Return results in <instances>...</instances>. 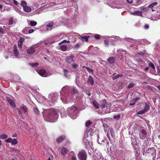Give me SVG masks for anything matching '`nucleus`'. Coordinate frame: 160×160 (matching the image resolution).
Instances as JSON below:
<instances>
[{
	"label": "nucleus",
	"mask_w": 160,
	"mask_h": 160,
	"mask_svg": "<svg viewBox=\"0 0 160 160\" xmlns=\"http://www.w3.org/2000/svg\"><path fill=\"white\" fill-rule=\"evenodd\" d=\"M49 98L52 102H54L56 100L57 97V96L54 94H50L49 95Z\"/></svg>",
	"instance_id": "nucleus-19"
},
{
	"label": "nucleus",
	"mask_w": 160,
	"mask_h": 160,
	"mask_svg": "<svg viewBox=\"0 0 160 160\" xmlns=\"http://www.w3.org/2000/svg\"><path fill=\"white\" fill-rule=\"evenodd\" d=\"M0 138L2 139H6L8 138V135L6 134H2L1 135Z\"/></svg>",
	"instance_id": "nucleus-44"
},
{
	"label": "nucleus",
	"mask_w": 160,
	"mask_h": 160,
	"mask_svg": "<svg viewBox=\"0 0 160 160\" xmlns=\"http://www.w3.org/2000/svg\"><path fill=\"white\" fill-rule=\"evenodd\" d=\"M150 108V106L149 105H148V104L146 103L145 104V107L143 109L144 111L146 112L148 111Z\"/></svg>",
	"instance_id": "nucleus-33"
},
{
	"label": "nucleus",
	"mask_w": 160,
	"mask_h": 160,
	"mask_svg": "<svg viewBox=\"0 0 160 160\" xmlns=\"http://www.w3.org/2000/svg\"><path fill=\"white\" fill-rule=\"evenodd\" d=\"M149 66L152 69H154L155 68L154 64L152 62H150L149 63Z\"/></svg>",
	"instance_id": "nucleus-45"
},
{
	"label": "nucleus",
	"mask_w": 160,
	"mask_h": 160,
	"mask_svg": "<svg viewBox=\"0 0 160 160\" xmlns=\"http://www.w3.org/2000/svg\"><path fill=\"white\" fill-rule=\"evenodd\" d=\"M88 135V133L85 134L83 139V142L86 146H87L89 145Z\"/></svg>",
	"instance_id": "nucleus-14"
},
{
	"label": "nucleus",
	"mask_w": 160,
	"mask_h": 160,
	"mask_svg": "<svg viewBox=\"0 0 160 160\" xmlns=\"http://www.w3.org/2000/svg\"><path fill=\"white\" fill-rule=\"evenodd\" d=\"M123 75L122 74H116V73H114L112 76V78L113 79H115L116 78L122 77Z\"/></svg>",
	"instance_id": "nucleus-26"
},
{
	"label": "nucleus",
	"mask_w": 160,
	"mask_h": 160,
	"mask_svg": "<svg viewBox=\"0 0 160 160\" xmlns=\"http://www.w3.org/2000/svg\"><path fill=\"white\" fill-rule=\"evenodd\" d=\"M120 118V116L119 115H115L113 116V118L115 119H118Z\"/></svg>",
	"instance_id": "nucleus-56"
},
{
	"label": "nucleus",
	"mask_w": 160,
	"mask_h": 160,
	"mask_svg": "<svg viewBox=\"0 0 160 160\" xmlns=\"http://www.w3.org/2000/svg\"><path fill=\"white\" fill-rule=\"evenodd\" d=\"M142 12L140 11L136 10L133 12H131V14L134 16H139L142 17Z\"/></svg>",
	"instance_id": "nucleus-18"
},
{
	"label": "nucleus",
	"mask_w": 160,
	"mask_h": 160,
	"mask_svg": "<svg viewBox=\"0 0 160 160\" xmlns=\"http://www.w3.org/2000/svg\"><path fill=\"white\" fill-rule=\"evenodd\" d=\"M68 21L67 20H65V21H62L61 22V24H62V25H63V24H65V25H68Z\"/></svg>",
	"instance_id": "nucleus-53"
},
{
	"label": "nucleus",
	"mask_w": 160,
	"mask_h": 160,
	"mask_svg": "<svg viewBox=\"0 0 160 160\" xmlns=\"http://www.w3.org/2000/svg\"><path fill=\"white\" fill-rule=\"evenodd\" d=\"M142 42V44H149L150 43V42L146 39L143 40Z\"/></svg>",
	"instance_id": "nucleus-38"
},
{
	"label": "nucleus",
	"mask_w": 160,
	"mask_h": 160,
	"mask_svg": "<svg viewBox=\"0 0 160 160\" xmlns=\"http://www.w3.org/2000/svg\"><path fill=\"white\" fill-rule=\"evenodd\" d=\"M33 110L34 112L36 113V114H39V111L37 107H34L33 108Z\"/></svg>",
	"instance_id": "nucleus-41"
},
{
	"label": "nucleus",
	"mask_w": 160,
	"mask_h": 160,
	"mask_svg": "<svg viewBox=\"0 0 160 160\" xmlns=\"http://www.w3.org/2000/svg\"><path fill=\"white\" fill-rule=\"evenodd\" d=\"M22 43L18 42V45L19 48H22Z\"/></svg>",
	"instance_id": "nucleus-59"
},
{
	"label": "nucleus",
	"mask_w": 160,
	"mask_h": 160,
	"mask_svg": "<svg viewBox=\"0 0 160 160\" xmlns=\"http://www.w3.org/2000/svg\"><path fill=\"white\" fill-rule=\"evenodd\" d=\"M131 144L134 149L135 148V147L137 145L138 143L135 137H131Z\"/></svg>",
	"instance_id": "nucleus-17"
},
{
	"label": "nucleus",
	"mask_w": 160,
	"mask_h": 160,
	"mask_svg": "<svg viewBox=\"0 0 160 160\" xmlns=\"http://www.w3.org/2000/svg\"><path fill=\"white\" fill-rule=\"evenodd\" d=\"M65 138V137L64 136H62L58 137L56 139L57 143H60L62 142Z\"/></svg>",
	"instance_id": "nucleus-21"
},
{
	"label": "nucleus",
	"mask_w": 160,
	"mask_h": 160,
	"mask_svg": "<svg viewBox=\"0 0 160 160\" xmlns=\"http://www.w3.org/2000/svg\"><path fill=\"white\" fill-rule=\"evenodd\" d=\"M6 100L7 101H8V102H9L11 100H12V99H10L9 98V97H7L6 98Z\"/></svg>",
	"instance_id": "nucleus-64"
},
{
	"label": "nucleus",
	"mask_w": 160,
	"mask_h": 160,
	"mask_svg": "<svg viewBox=\"0 0 160 160\" xmlns=\"http://www.w3.org/2000/svg\"><path fill=\"white\" fill-rule=\"evenodd\" d=\"M24 38H20L18 42L22 43V42L24 41Z\"/></svg>",
	"instance_id": "nucleus-58"
},
{
	"label": "nucleus",
	"mask_w": 160,
	"mask_h": 160,
	"mask_svg": "<svg viewBox=\"0 0 160 160\" xmlns=\"http://www.w3.org/2000/svg\"><path fill=\"white\" fill-rule=\"evenodd\" d=\"M12 141V139L11 138H9L5 140V141L7 142H11Z\"/></svg>",
	"instance_id": "nucleus-51"
},
{
	"label": "nucleus",
	"mask_w": 160,
	"mask_h": 160,
	"mask_svg": "<svg viewBox=\"0 0 160 160\" xmlns=\"http://www.w3.org/2000/svg\"><path fill=\"white\" fill-rule=\"evenodd\" d=\"M147 152L151 153L152 155L155 157L156 156V150L154 148H148L147 150Z\"/></svg>",
	"instance_id": "nucleus-13"
},
{
	"label": "nucleus",
	"mask_w": 160,
	"mask_h": 160,
	"mask_svg": "<svg viewBox=\"0 0 160 160\" xmlns=\"http://www.w3.org/2000/svg\"><path fill=\"white\" fill-rule=\"evenodd\" d=\"M35 51V48L32 47H31L27 50V53L28 54H31L34 53Z\"/></svg>",
	"instance_id": "nucleus-22"
},
{
	"label": "nucleus",
	"mask_w": 160,
	"mask_h": 160,
	"mask_svg": "<svg viewBox=\"0 0 160 160\" xmlns=\"http://www.w3.org/2000/svg\"><path fill=\"white\" fill-rule=\"evenodd\" d=\"M125 39L127 41L130 42H134V40L132 38H125Z\"/></svg>",
	"instance_id": "nucleus-37"
},
{
	"label": "nucleus",
	"mask_w": 160,
	"mask_h": 160,
	"mask_svg": "<svg viewBox=\"0 0 160 160\" xmlns=\"http://www.w3.org/2000/svg\"><path fill=\"white\" fill-rule=\"evenodd\" d=\"M24 11L26 12H29L32 11V8L31 7L28 6H26L23 8Z\"/></svg>",
	"instance_id": "nucleus-27"
},
{
	"label": "nucleus",
	"mask_w": 160,
	"mask_h": 160,
	"mask_svg": "<svg viewBox=\"0 0 160 160\" xmlns=\"http://www.w3.org/2000/svg\"><path fill=\"white\" fill-rule=\"evenodd\" d=\"M59 50L65 52L69 50H68L67 46L65 45H61L60 46Z\"/></svg>",
	"instance_id": "nucleus-23"
},
{
	"label": "nucleus",
	"mask_w": 160,
	"mask_h": 160,
	"mask_svg": "<svg viewBox=\"0 0 160 160\" xmlns=\"http://www.w3.org/2000/svg\"><path fill=\"white\" fill-rule=\"evenodd\" d=\"M137 4L138 5H140L142 3V0H136Z\"/></svg>",
	"instance_id": "nucleus-54"
},
{
	"label": "nucleus",
	"mask_w": 160,
	"mask_h": 160,
	"mask_svg": "<svg viewBox=\"0 0 160 160\" xmlns=\"http://www.w3.org/2000/svg\"><path fill=\"white\" fill-rule=\"evenodd\" d=\"M37 101L40 103H44V104L47 106L51 105L49 102H48L45 97L43 96H40L39 98H38Z\"/></svg>",
	"instance_id": "nucleus-8"
},
{
	"label": "nucleus",
	"mask_w": 160,
	"mask_h": 160,
	"mask_svg": "<svg viewBox=\"0 0 160 160\" xmlns=\"http://www.w3.org/2000/svg\"><path fill=\"white\" fill-rule=\"evenodd\" d=\"M70 154L72 157L71 160H77V158L76 157L75 154L74 152L71 151L70 152Z\"/></svg>",
	"instance_id": "nucleus-28"
},
{
	"label": "nucleus",
	"mask_w": 160,
	"mask_h": 160,
	"mask_svg": "<svg viewBox=\"0 0 160 160\" xmlns=\"http://www.w3.org/2000/svg\"><path fill=\"white\" fill-rule=\"evenodd\" d=\"M61 99L64 103H67L71 99L77 96L78 91L74 86H65L60 92Z\"/></svg>",
	"instance_id": "nucleus-1"
},
{
	"label": "nucleus",
	"mask_w": 160,
	"mask_h": 160,
	"mask_svg": "<svg viewBox=\"0 0 160 160\" xmlns=\"http://www.w3.org/2000/svg\"><path fill=\"white\" fill-rule=\"evenodd\" d=\"M37 24V22L31 20L30 21L29 25L32 27L35 26Z\"/></svg>",
	"instance_id": "nucleus-32"
},
{
	"label": "nucleus",
	"mask_w": 160,
	"mask_h": 160,
	"mask_svg": "<svg viewBox=\"0 0 160 160\" xmlns=\"http://www.w3.org/2000/svg\"><path fill=\"white\" fill-rule=\"evenodd\" d=\"M157 4H158V3L157 2H154L152 3L151 4L149 5L148 6V7L149 8H152L154 6L157 5Z\"/></svg>",
	"instance_id": "nucleus-36"
},
{
	"label": "nucleus",
	"mask_w": 160,
	"mask_h": 160,
	"mask_svg": "<svg viewBox=\"0 0 160 160\" xmlns=\"http://www.w3.org/2000/svg\"><path fill=\"white\" fill-rule=\"evenodd\" d=\"M92 104L96 108L98 109L99 108V104L95 100L93 101L92 102Z\"/></svg>",
	"instance_id": "nucleus-31"
},
{
	"label": "nucleus",
	"mask_w": 160,
	"mask_h": 160,
	"mask_svg": "<svg viewBox=\"0 0 160 160\" xmlns=\"http://www.w3.org/2000/svg\"><path fill=\"white\" fill-rule=\"evenodd\" d=\"M53 26V22H47L45 24V27L48 30H51V28Z\"/></svg>",
	"instance_id": "nucleus-15"
},
{
	"label": "nucleus",
	"mask_w": 160,
	"mask_h": 160,
	"mask_svg": "<svg viewBox=\"0 0 160 160\" xmlns=\"http://www.w3.org/2000/svg\"><path fill=\"white\" fill-rule=\"evenodd\" d=\"M145 112H146L143 109V110H141V111H138L137 112V114H142L144 113Z\"/></svg>",
	"instance_id": "nucleus-49"
},
{
	"label": "nucleus",
	"mask_w": 160,
	"mask_h": 160,
	"mask_svg": "<svg viewBox=\"0 0 160 160\" xmlns=\"http://www.w3.org/2000/svg\"><path fill=\"white\" fill-rule=\"evenodd\" d=\"M55 1L54 2L53 0H51L49 2H48L47 4L45 5V4L46 3V2L41 3L42 1H37L35 3L34 5L32 7V11H36L38 10V9L44 7L45 6H46V7L47 8L50 6H52L55 4H61L63 3L61 0H55Z\"/></svg>",
	"instance_id": "nucleus-3"
},
{
	"label": "nucleus",
	"mask_w": 160,
	"mask_h": 160,
	"mask_svg": "<svg viewBox=\"0 0 160 160\" xmlns=\"http://www.w3.org/2000/svg\"><path fill=\"white\" fill-rule=\"evenodd\" d=\"M34 31V30L33 29H31L30 30H29L28 32L29 33H32V32H33Z\"/></svg>",
	"instance_id": "nucleus-62"
},
{
	"label": "nucleus",
	"mask_w": 160,
	"mask_h": 160,
	"mask_svg": "<svg viewBox=\"0 0 160 160\" xmlns=\"http://www.w3.org/2000/svg\"><path fill=\"white\" fill-rule=\"evenodd\" d=\"M21 5L22 7L23 8L27 6V3L26 1H22L21 2Z\"/></svg>",
	"instance_id": "nucleus-35"
},
{
	"label": "nucleus",
	"mask_w": 160,
	"mask_h": 160,
	"mask_svg": "<svg viewBox=\"0 0 160 160\" xmlns=\"http://www.w3.org/2000/svg\"><path fill=\"white\" fill-rule=\"evenodd\" d=\"M13 54L14 56L17 58H20L23 57L22 54L19 53L18 51L17 47L16 45L13 46Z\"/></svg>",
	"instance_id": "nucleus-7"
},
{
	"label": "nucleus",
	"mask_w": 160,
	"mask_h": 160,
	"mask_svg": "<svg viewBox=\"0 0 160 160\" xmlns=\"http://www.w3.org/2000/svg\"><path fill=\"white\" fill-rule=\"evenodd\" d=\"M78 157L81 160H86L87 156L85 151L82 150L79 152Z\"/></svg>",
	"instance_id": "nucleus-9"
},
{
	"label": "nucleus",
	"mask_w": 160,
	"mask_h": 160,
	"mask_svg": "<svg viewBox=\"0 0 160 160\" xmlns=\"http://www.w3.org/2000/svg\"><path fill=\"white\" fill-rule=\"evenodd\" d=\"M108 61L111 64H112L115 61V59L112 57L109 58L108 59Z\"/></svg>",
	"instance_id": "nucleus-29"
},
{
	"label": "nucleus",
	"mask_w": 160,
	"mask_h": 160,
	"mask_svg": "<svg viewBox=\"0 0 160 160\" xmlns=\"http://www.w3.org/2000/svg\"><path fill=\"white\" fill-rule=\"evenodd\" d=\"M97 136H98V137H97L98 138V143L101 144H102V142H105V141H106V142L105 143L107 145H108L109 143V141L108 140H107L106 139H103L101 141V140H99V138L98 136V135Z\"/></svg>",
	"instance_id": "nucleus-20"
},
{
	"label": "nucleus",
	"mask_w": 160,
	"mask_h": 160,
	"mask_svg": "<svg viewBox=\"0 0 160 160\" xmlns=\"http://www.w3.org/2000/svg\"><path fill=\"white\" fill-rule=\"evenodd\" d=\"M104 42L106 46H108V42L107 40H105Z\"/></svg>",
	"instance_id": "nucleus-61"
},
{
	"label": "nucleus",
	"mask_w": 160,
	"mask_h": 160,
	"mask_svg": "<svg viewBox=\"0 0 160 160\" xmlns=\"http://www.w3.org/2000/svg\"><path fill=\"white\" fill-rule=\"evenodd\" d=\"M70 42V41L69 40H64L63 41H62V42H60V43H59L58 45H60L62 43H63L65 42H67V43H69Z\"/></svg>",
	"instance_id": "nucleus-50"
},
{
	"label": "nucleus",
	"mask_w": 160,
	"mask_h": 160,
	"mask_svg": "<svg viewBox=\"0 0 160 160\" xmlns=\"http://www.w3.org/2000/svg\"><path fill=\"white\" fill-rule=\"evenodd\" d=\"M94 37L96 39H98L100 38V36L99 34H96L94 36Z\"/></svg>",
	"instance_id": "nucleus-60"
},
{
	"label": "nucleus",
	"mask_w": 160,
	"mask_h": 160,
	"mask_svg": "<svg viewBox=\"0 0 160 160\" xmlns=\"http://www.w3.org/2000/svg\"><path fill=\"white\" fill-rule=\"evenodd\" d=\"M110 6L112 8H122V6H119L118 4H116L114 3H112L111 5H110Z\"/></svg>",
	"instance_id": "nucleus-30"
},
{
	"label": "nucleus",
	"mask_w": 160,
	"mask_h": 160,
	"mask_svg": "<svg viewBox=\"0 0 160 160\" xmlns=\"http://www.w3.org/2000/svg\"><path fill=\"white\" fill-rule=\"evenodd\" d=\"M74 58L72 55L67 56L66 58V62L67 66L73 69H76L78 65L75 62Z\"/></svg>",
	"instance_id": "nucleus-5"
},
{
	"label": "nucleus",
	"mask_w": 160,
	"mask_h": 160,
	"mask_svg": "<svg viewBox=\"0 0 160 160\" xmlns=\"http://www.w3.org/2000/svg\"><path fill=\"white\" fill-rule=\"evenodd\" d=\"M82 68L83 69L84 68H86L89 73H92L93 72V70L89 68L88 67H86L85 66H83Z\"/></svg>",
	"instance_id": "nucleus-34"
},
{
	"label": "nucleus",
	"mask_w": 160,
	"mask_h": 160,
	"mask_svg": "<svg viewBox=\"0 0 160 160\" xmlns=\"http://www.w3.org/2000/svg\"><path fill=\"white\" fill-rule=\"evenodd\" d=\"M141 132L144 135H146L147 134L146 131L144 129H142L141 131Z\"/></svg>",
	"instance_id": "nucleus-57"
},
{
	"label": "nucleus",
	"mask_w": 160,
	"mask_h": 160,
	"mask_svg": "<svg viewBox=\"0 0 160 160\" xmlns=\"http://www.w3.org/2000/svg\"><path fill=\"white\" fill-rule=\"evenodd\" d=\"M109 131L111 132V135L112 136H113L114 135V131L113 128H109Z\"/></svg>",
	"instance_id": "nucleus-42"
},
{
	"label": "nucleus",
	"mask_w": 160,
	"mask_h": 160,
	"mask_svg": "<svg viewBox=\"0 0 160 160\" xmlns=\"http://www.w3.org/2000/svg\"><path fill=\"white\" fill-rule=\"evenodd\" d=\"M88 83H90L91 85H92L94 83L93 78L91 76H89L88 78Z\"/></svg>",
	"instance_id": "nucleus-24"
},
{
	"label": "nucleus",
	"mask_w": 160,
	"mask_h": 160,
	"mask_svg": "<svg viewBox=\"0 0 160 160\" xmlns=\"http://www.w3.org/2000/svg\"><path fill=\"white\" fill-rule=\"evenodd\" d=\"M134 86V84L133 83H130L128 84V88H131L132 87Z\"/></svg>",
	"instance_id": "nucleus-52"
},
{
	"label": "nucleus",
	"mask_w": 160,
	"mask_h": 160,
	"mask_svg": "<svg viewBox=\"0 0 160 160\" xmlns=\"http://www.w3.org/2000/svg\"><path fill=\"white\" fill-rule=\"evenodd\" d=\"M29 65L32 67H35L38 66V64L37 62L31 63H30Z\"/></svg>",
	"instance_id": "nucleus-40"
},
{
	"label": "nucleus",
	"mask_w": 160,
	"mask_h": 160,
	"mask_svg": "<svg viewBox=\"0 0 160 160\" xmlns=\"http://www.w3.org/2000/svg\"><path fill=\"white\" fill-rule=\"evenodd\" d=\"M68 152V150L67 148L64 147H62L61 148V153L62 156H66Z\"/></svg>",
	"instance_id": "nucleus-16"
},
{
	"label": "nucleus",
	"mask_w": 160,
	"mask_h": 160,
	"mask_svg": "<svg viewBox=\"0 0 160 160\" xmlns=\"http://www.w3.org/2000/svg\"><path fill=\"white\" fill-rule=\"evenodd\" d=\"M118 52V57L121 60L122 59V55L126 53V51L122 49H119L117 50Z\"/></svg>",
	"instance_id": "nucleus-11"
},
{
	"label": "nucleus",
	"mask_w": 160,
	"mask_h": 160,
	"mask_svg": "<svg viewBox=\"0 0 160 160\" xmlns=\"http://www.w3.org/2000/svg\"><path fill=\"white\" fill-rule=\"evenodd\" d=\"M139 99L140 98H135L133 99L129 103L130 105L131 106L134 104L137 101H138Z\"/></svg>",
	"instance_id": "nucleus-25"
},
{
	"label": "nucleus",
	"mask_w": 160,
	"mask_h": 160,
	"mask_svg": "<svg viewBox=\"0 0 160 160\" xmlns=\"http://www.w3.org/2000/svg\"><path fill=\"white\" fill-rule=\"evenodd\" d=\"M64 72V75L66 77H67L68 76V70L66 69H64L63 70Z\"/></svg>",
	"instance_id": "nucleus-55"
},
{
	"label": "nucleus",
	"mask_w": 160,
	"mask_h": 160,
	"mask_svg": "<svg viewBox=\"0 0 160 160\" xmlns=\"http://www.w3.org/2000/svg\"><path fill=\"white\" fill-rule=\"evenodd\" d=\"M91 123L92 122L90 120H88L85 123V126L86 127H87L90 125Z\"/></svg>",
	"instance_id": "nucleus-46"
},
{
	"label": "nucleus",
	"mask_w": 160,
	"mask_h": 160,
	"mask_svg": "<svg viewBox=\"0 0 160 160\" xmlns=\"http://www.w3.org/2000/svg\"><path fill=\"white\" fill-rule=\"evenodd\" d=\"M68 115L72 119L76 118L78 113V109L75 105L68 108L66 111Z\"/></svg>",
	"instance_id": "nucleus-4"
},
{
	"label": "nucleus",
	"mask_w": 160,
	"mask_h": 160,
	"mask_svg": "<svg viewBox=\"0 0 160 160\" xmlns=\"http://www.w3.org/2000/svg\"><path fill=\"white\" fill-rule=\"evenodd\" d=\"M36 70L40 75L42 77H47L50 76L49 74L46 73V71L43 69H41L39 70L36 69Z\"/></svg>",
	"instance_id": "nucleus-10"
},
{
	"label": "nucleus",
	"mask_w": 160,
	"mask_h": 160,
	"mask_svg": "<svg viewBox=\"0 0 160 160\" xmlns=\"http://www.w3.org/2000/svg\"><path fill=\"white\" fill-rule=\"evenodd\" d=\"M42 112L43 117L45 120L50 122H55L58 118V115L56 111L53 108L44 109Z\"/></svg>",
	"instance_id": "nucleus-2"
},
{
	"label": "nucleus",
	"mask_w": 160,
	"mask_h": 160,
	"mask_svg": "<svg viewBox=\"0 0 160 160\" xmlns=\"http://www.w3.org/2000/svg\"><path fill=\"white\" fill-rule=\"evenodd\" d=\"M9 104L13 107H15V104L14 102L12 100L8 102Z\"/></svg>",
	"instance_id": "nucleus-47"
},
{
	"label": "nucleus",
	"mask_w": 160,
	"mask_h": 160,
	"mask_svg": "<svg viewBox=\"0 0 160 160\" xmlns=\"http://www.w3.org/2000/svg\"><path fill=\"white\" fill-rule=\"evenodd\" d=\"M86 93L88 96H90V92L89 91H86Z\"/></svg>",
	"instance_id": "nucleus-63"
},
{
	"label": "nucleus",
	"mask_w": 160,
	"mask_h": 160,
	"mask_svg": "<svg viewBox=\"0 0 160 160\" xmlns=\"http://www.w3.org/2000/svg\"><path fill=\"white\" fill-rule=\"evenodd\" d=\"M27 107L24 106L21 107L18 110V113L19 114H26L27 112Z\"/></svg>",
	"instance_id": "nucleus-12"
},
{
	"label": "nucleus",
	"mask_w": 160,
	"mask_h": 160,
	"mask_svg": "<svg viewBox=\"0 0 160 160\" xmlns=\"http://www.w3.org/2000/svg\"><path fill=\"white\" fill-rule=\"evenodd\" d=\"M18 142L16 139L14 138L12 139V141L11 142L12 145H15Z\"/></svg>",
	"instance_id": "nucleus-43"
},
{
	"label": "nucleus",
	"mask_w": 160,
	"mask_h": 160,
	"mask_svg": "<svg viewBox=\"0 0 160 160\" xmlns=\"http://www.w3.org/2000/svg\"><path fill=\"white\" fill-rule=\"evenodd\" d=\"M13 19L12 18H11L9 19L8 22V25H12L13 23Z\"/></svg>",
	"instance_id": "nucleus-48"
},
{
	"label": "nucleus",
	"mask_w": 160,
	"mask_h": 160,
	"mask_svg": "<svg viewBox=\"0 0 160 160\" xmlns=\"http://www.w3.org/2000/svg\"><path fill=\"white\" fill-rule=\"evenodd\" d=\"M111 106L110 103L109 102H107L105 100H102L101 102V108L105 110L107 109L105 111V113H108L110 112V108Z\"/></svg>",
	"instance_id": "nucleus-6"
},
{
	"label": "nucleus",
	"mask_w": 160,
	"mask_h": 160,
	"mask_svg": "<svg viewBox=\"0 0 160 160\" xmlns=\"http://www.w3.org/2000/svg\"><path fill=\"white\" fill-rule=\"evenodd\" d=\"M89 37V36H84L82 37L81 38L83 40H85L86 42H87L88 41V38Z\"/></svg>",
	"instance_id": "nucleus-39"
}]
</instances>
